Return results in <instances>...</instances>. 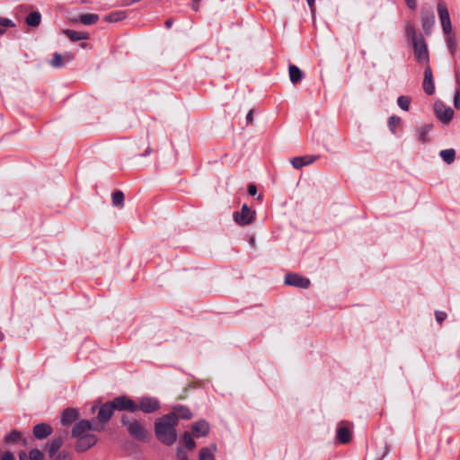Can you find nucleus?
I'll return each instance as SVG.
<instances>
[{"label": "nucleus", "instance_id": "1", "mask_svg": "<svg viewBox=\"0 0 460 460\" xmlns=\"http://www.w3.org/2000/svg\"><path fill=\"white\" fill-rule=\"evenodd\" d=\"M177 418L174 413H167L157 418L154 425L156 438L164 445H173L177 441Z\"/></svg>", "mask_w": 460, "mask_h": 460}, {"label": "nucleus", "instance_id": "2", "mask_svg": "<svg viewBox=\"0 0 460 460\" xmlns=\"http://www.w3.org/2000/svg\"><path fill=\"white\" fill-rule=\"evenodd\" d=\"M405 34L412 44L416 60L420 64L429 65V54L424 37L418 32L414 26L408 23L405 27Z\"/></svg>", "mask_w": 460, "mask_h": 460}, {"label": "nucleus", "instance_id": "3", "mask_svg": "<svg viewBox=\"0 0 460 460\" xmlns=\"http://www.w3.org/2000/svg\"><path fill=\"white\" fill-rule=\"evenodd\" d=\"M120 422L127 428V431L132 438L139 442H145L148 439L150 436L149 431L139 420H131L128 415L123 414Z\"/></svg>", "mask_w": 460, "mask_h": 460}, {"label": "nucleus", "instance_id": "4", "mask_svg": "<svg viewBox=\"0 0 460 460\" xmlns=\"http://www.w3.org/2000/svg\"><path fill=\"white\" fill-rule=\"evenodd\" d=\"M111 402L113 404L115 411H128L132 413L137 411V402L128 395L117 396Z\"/></svg>", "mask_w": 460, "mask_h": 460}, {"label": "nucleus", "instance_id": "5", "mask_svg": "<svg viewBox=\"0 0 460 460\" xmlns=\"http://www.w3.org/2000/svg\"><path fill=\"white\" fill-rule=\"evenodd\" d=\"M161 407L160 402L155 397L143 396L137 402V411L150 414L157 411Z\"/></svg>", "mask_w": 460, "mask_h": 460}, {"label": "nucleus", "instance_id": "6", "mask_svg": "<svg viewBox=\"0 0 460 460\" xmlns=\"http://www.w3.org/2000/svg\"><path fill=\"white\" fill-rule=\"evenodd\" d=\"M233 217L239 226H244L252 224L255 220V212L251 210L246 204H243L241 211H235Z\"/></svg>", "mask_w": 460, "mask_h": 460}, {"label": "nucleus", "instance_id": "7", "mask_svg": "<svg viewBox=\"0 0 460 460\" xmlns=\"http://www.w3.org/2000/svg\"><path fill=\"white\" fill-rule=\"evenodd\" d=\"M103 429L102 427L98 428L96 427L92 420H82L78 422H76L71 431L72 438H79L82 436H84L85 432L89 430H96V431H102Z\"/></svg>", "mask_w": 460, "mask_h": 460}, {"label": "nucleus", "instance_id": "8", "mask_svg": "<svg viewBox=\"0 0 460 460\" xmlns=\"http://www.w3.org/2000/svg\"><path fill=\"white\" fill-rule=\"evenodd\" d=\"M285 285L291 286L298 288L306 289L311 286V280L298 273L289 272L285 276Z\"/></svg>", "mask_w": 460, "mask_h": 460}, {"label": "nucleus", "instance_id": "9", "mask_svg": "<svg viewBox=\"0 0 460 460\" xmlns=\"http://www.w3.org/2000/svg\"><path fill=\"white\" fill-rule=\"evenodd\" d=\"M434 112L436 117L443 123H449L454 116V110L446 106L442 102H437L434 105Z\"/></svg>", "mask_w": 460, "mask_h": 460}, {"label": "nucleus", "instance_id": "10", "mask_svg": "<svg viewBox=\"0 0 460 460\" xmlns=\"http://www.w3.org/2000/svg\"><path fill=\"white\" fill-rule=\"evenodd\" d=\"M115 409L111 401H108L101 405L98 413H97V420L102 427L107 424L114 414Z\"/></svg>", "mask_w": 460, "mask_h": 460}, {"label": "nucleus", "instance_id": "11", "mask_svg": "<svg viewBox=\"0 0 460 460\" xmlns=\"http://www.w3.org/2000/svg\"><path fill=\"white\" fill-rule=\"evenodd\" d=\"M438 13L441 22L442 30L444 33L450 32L452 30V23L450 20L449 12L443 2H438Z\"/></svg>", "mask_w": 460, "mask_h": 460}, {"label": "nucleus", "instance_id": "12", "mask_svg": "<svg viewBox=\"0 0 460 460\" xmlns=\"http://www.w3.org/2000/svg\"><path fill=\"white\" fill-rule=\"evenodd\" d=\"M76 438L75 450L78 453L87 451L97 443V437L90 433H86L84 436Z\"/></svg>", "mask_w": 460, "mask_h": 460}, {"label": "nucleus", "instance_id": "13", "mask_svg": "<svg viewBox=\"0 0 460 460\" xmlns=\"http://www.w3.org/2000/svg\"><path fill=\"white\" fill-rule=\"evenodd\" d=\"M336 438L341 444H348L351 440V430L348 421H341L336 429Z\"/></svg>", "mask_w": 460, "mask_h": 460}, {"label": "nucleus", "instance_id": "14", "mask_svg": "<svg viewBox=\"0 0 460 460\" xmlns=\"http://www.w3.org/2000/svg\"><path fill=\"white\" fill-rule=\"evenodd\" d=\"M422 87H423L424 92L428 95H432L435 93L433 74H432V69L429 65L425 66Z\"/></svg>", "mask_w": 460, "mask_h": 460}, {"label": "nucleus", "instance_id": "15", "mask_svg": "<svg viewBox=\"0 0 460 460\" xmlns=\"http://www.w3.org/2000/svg\"><path fill=\"white\" fill-rule=\"evenodd\" d=\"M209 424L205 420H199L191 425L192 435L196 438L206 437L209 433Z\"/></svg>", "mask_w": 460, "mask_h": 460}, {"label": "nucleus", "instance_id": "16", "mask_svg": "<svg viewBox=\"0 0 460 460\" xmlns=\"http://www.w3.org/2000/svg\"><path fill=\"white\" fill-rule=\"evenodd\" d=\"M79 418V411L75 408H66L62 411L60 422L63 426H68Z\"/></svg>", "mask_w": 460, "mask_h": 460}, {"label": "nucleus", "instance_id": "17", "mask_svg": "<svg viewBox=\"0 0 460 460\" xmlns=\"http://www.w3.org/2000/svg\"><path fill=\"white\" fill-rule=\"evenodd\" d=\"M53 429L52 427L45 422L38 423L33 427L32 433L37 439H44L48 438Z\"/></svg>", "mask_w": 460, "mask_h": 460}, {"label": "nucleus", "instance_id": "18", "mask_svg": "<svg viewBox=\"0 0 460 460\" xmlns=\"http://www.w3.org/2000/svg\"><path fill=\"white\" fill-rule=\"evenodd\" d=\"M421 23L424 32L429 34L435 23V16L432 11L421 12Z\"/></svg>", "mask_w": 460, "mask_h": 460}, {"label": "nucleus", "instance_id": "19", "mask_svg": "<svg viewBox=\"0 0 460 460\" xmlns=\"http://www.w3.org/2000/svg\"><path fill=\"white\" fill-rule=\"evenodd\" d=\"M316 158L317 157L314 155L296 156L291 160V164L296 169H301L305 165L313 164Z\"/></svg>", "mask_w": 460, "mask_h": 460}, {"label": "nucleus", "instance_id": "20", "mask_svg": "<svg viewBox=\"0 0 460 460\" xmlns=\"http://www.w3.org/2000/svg\"><path fill=\"white\" fill-rule=\"evenodd\" d=\"M170 413H174L177 418V424L179 423V420H190L192 418V412L190 410L184 405H175L172 409V411Z\"/></svg>", "mask_w": 460, "mask_h": 460}, {"label": "nucleus", "instance_id": "21", "mask_svg": "<svg viewBox=\"0 0 460 460\" xmlns=\"http://www.w3.org/2000/svg\"><path fill=\"white\" fill-rule=\"evenodd\" d=\"M4 441L5 444H17L22 441L23 446L27 445V439L23 438L22 433L17 429H13L9 434H7Z\"/></svg>", "mask_w": 460, "mask_h": 460}, {"label": "nucleus", "instance_id": "22", "mask_svg": "<svg viewBox=\"0 0 460 460\" xmlns=\"http://www.w3.org/2000/svg\"><path fill=\"white\" fill-rule=\"evenodd\" d=\"M64 35H66L71 41L75 42L78 40H89L90 35L88 32L77 31L70 29H66L63 31Z\"/></svg>", "mask_w": 460, "mask_h": 460}, {"label": "nucleus", "instance_id": "23", "mask_svg": "<svg viewBox=\"0 0 460 460\" xmlns=\"http://www.w3.org/2000/svg\"><path fill=\"white\" fill-rule=\"evenodd\" d=\"M433 129V124L432 123H427L416 129L418 134V139L422 144L428 143L429 141V134Z\"/></svg>", "mask_w": 460, "mask_h": 460}, {"label": "nucleus", "instance_id": "24", "mask_svg": "<svg viewBox=\"0 0 460 460\" xmlns=\"http://www.w3.org/2000/svg\"><path fill=\"white\" fill-rule=\"evenodd\" d=\"M288 72L290 81L293 84H298L304 77L302 70L295 65H289Z\"/></svg>", "mask_w": 460, "mask_h": 460}, {"label": "nucleus", "instance_id": "25", "mask_svg": "<svg viewBox=\"0 0 460 460\" xmlns=\"http://www.w3.org/2000/svg\"><path fill=\"white\" fill-rule=\"evenodd\" d=\"M217 450V446L204 447L199 450V460H216L214 452Z\"/></svg>", "mask_w": 460, "mask_h": 460}, {"label": "nucleus", "instance_id": "26", "mask_svg": "<svg viewBox=\"0 0 460 460\" xmlns=\"http://www.w3.org/2000/svg\"><path fill=\"white\" fill-rule=\"evenodd\" d=\"M445 34V40L447 47L450 52V54L454 57L456 50V35L453 31V30H450V32L444 33Z\"/></svg>", "mask_w": 460, "mask_h": 460}, {"label": "nucleus", "instance_id": "27", "mask_svg": "<svg viewBox=\"0 0 460 460\" xmlns=\"http://www.w3.org/2000/svg\"><path fill=\"white\" fill-rule=\"evenodd\" d=\"M64 440L62 437L54 438L49 443V457H54L60 447L63 446Z\"/></svg>", "mask_w": 460, "mask_h": 460}, {"label": "nucleus", "instance_id": "28", "mask_svg": "<svg viewBox=\"0 0 460 460\" xmlns=\"http://www.w3.org/2000/svg\"><path fill=\"white\" fill-rule=\"evenodd\" d=\"M182 448L186 447L189 450H193L196 447V442L188 431L184 432L181 440L179 443Z\"/></svg>", "mask_w": 460, "mask_h": 460}, {"label": "nucleus", "instance_id": "29", "mask_svg": "<svg viewBox=\"0 0 460 460\" xmlns=\"http://www.w3.org/2000/svg\"><path fill=\"white\" fill-rule=\"evenodd\" d=\"M26 23L31 27H37L41 22V14L39 11L31 12L25 19Z\"/></svg>", "mask_w": 460, "mask_h": 460}, {"label": "nucleus", "instance_id": "30", "mask_svg": "<svg viewBox=\"0 0 460 460\" xmlns=\"http://www.w3.org/2000/svg\"><path fill=\"white\" fill-rule=\"evenodd\" d=\"M78 22L84 25H92L96 23L99 21V15L96 13H83L79 15Z\"/></svg>", "mask_w": 460, "mask_h": 460}, {"label": "nucleus", "instance_id": "31", "mask_svg": "<svg viewBox=\"0 0 460 460\" xmlns=\"http://www.w3.org/2000/svg\"><path fill=\"white\" fill-rule=\"evenodd\" d=\"M439 155L444 162L450 164L456 159V151L453 148L444 149L440 151Z\"/></svg>", "mask_w": 460, "mask_h": 460}, {"label": "nucleus", "instance_id": "32", "mask_svg": "<svg viewBox=\"0 0 460 460\" xmlns=\"http://www.w3.org/2000/svg\"><path fill=\"white\" fill-rule=\"evenodd\" d=\"M124 199L125 196L121 190H116L111 193V200L114 207H122L124 205Z\"/></svg>", "mask_w": 460, "mask_h": 460}, {"label": "nucleus", "instance_id": "33", "mask_svg": "<svg viewBox=\"0 0 460 460\" xmlns=\"http://www.w3.org/2000/svg\"><path fill=\"white\" fill-rule=\"evenodd\" d=\"M124 18H126L125 12L117 11L107 14L104 18V21L109 22H116L123 20Z\"/></svg>", "mask_w": 460, "mask_h": 460}, {"label": "nucleus", "instance_id": "34", "mask_svg": "<svg viewBox=\"0 0 460 460\" xmlns=\"http://www.w3.org/2000/svg\"><path fill=\"white\" fill-rule=\"evenodd\" d=\"M401 122H402L401 118L396 115H393V116L389 117L387 125H388L390 131L394 134L396 132L398 126L401 124Z\"/></svg>", "mask_w": 460, "mask_h": 460}, {"label": "nucleus", "instance_id": "35", "mask_svg": "<svg viewBox=\"0 0 460 460\" xmlns=\"http://www.w3.org/2000/svg\"><path fill=\"white\" fill-rule=\"evenodd\" d=\"M411 98L409 96L401 95L397 98L398 106L405 111L410 110Z\"/></svg>", "mask_w": 460, "mask_h": 460}, {"label": "nucleus", "instance_id": "36", "mask_svg": "<svg viewBox=\"0 0 460 460\" xmlns=\"http://www.w3.org/2000/svg\"><path fill=\"white\" fill-rule=\"evenodd\" d=\"M64 65V57L59 53H54L51 60V66L54 67H62Z\"/></svg>", "mask_w": 460, "mask_h": 460}, {"label": "nucleus", "instance_id": "37", "mask_svg": "<svg viewBox=\"0 0 460 460\" xmlns=\"http://www.w3.org/2000/svg\"><path fill=\"white\" fill-rule=\"evenodd\" d=\"M44 454L38 448H33L29 451V460H43Z\"/></svg>", "mask_w": 460, "mask_h": 460}, {"label": "nucleus", "instance_id": "38", "mask_svg": "<svg viewBox=\"0 0 460 460\" xmlns=\"http://www.w3.org/2000/svg\"><path fill=\"white\" fill-rule=\"evenodd\" d=\"M176 456L178 460H189L187 452L181 446H178L177 447Z\"/></svg>", "mask_w": 460, "mask_h": 460}, {"label": "nucleus", "instance_id": "39", "mask_svg": "<svg viewBox=\"0 0 460 460\" xmlns=\"http://www.w3.org/2000/svg\"><path fill=\"white\" fill-rule=\"evenodd\" d=\"M447 314L444 311H435V319L438 323L442 324V323L447 319Z\"/></svg>", "mask_w": 460, "mask_h": 460}, {"label": "nucleus", "instance_id": "40", "mask_svg": "<svg viewBox=\"0 0 460 460\" xmlns=\"http://www.w3.org/2000/svg\"><path fill=\"white\" fill-rule=\"evenodd\" d=\"M14 26H15V23L11 19L0 17V27L4 29V28L14 27Z\"/></svg>", "mask_w": 460, "mask_h": 460}, {"label": "nucleus", "instance_id": "41", "mask_svg": "<svg viewBox=\"0 0 460 460\" xmlns=\"http://www.w3.org/2000/svg\"><path fill=\"white\" fill-rule=\"evenodd\" d=\"M56 457L54 460H71V455L70 453L63 450L59 452L58 455L55 456Z\"/></svg>", "mask_w": 460, "mask_h": 460}, {"label": "nucleus", "instance_id": "42", "mask_svg": "<svg viewBox=\"0 0 460 460\" xmlns=\"http://www.w3.org/2000/svg\"><path fill=\"white\" fill-rule=\"evenodd\" d=\"M454 106L456 110H460V89H457L455 93Z\"/></svg>", "mask_w": 460, "mask_h": 460}, {"label": "nucleus", "instance_id": "43", "mask_svg": "<svg viewBox=\"0 0 460 460\" xmlns=\"http://www.w3.org/2000/svg\"><path fill=\"white\" fill-rule=\"evenodd\" d=\"M0 460H15V457L12 452L6 451L3 454Z\"/></svg>", "mask_w": 460, "mask_h": 460}, {"label": "nucleus", "instance_id": "44", "mask_svg": "<svg viewBox=\"0 0 460 460\" xmlns=\"http://www.w3.org/2000/svg\"><path fill=\"white\" fill-rule=\"evenodd\" d=\"M248 193L251 195V196H255L256 193H257V187L255 184L253 183H250L248 185Z\"/></svg>", "mask_w": 460, "mask_h": 460}, {"label": "nucleus", "instance_id": "45", "mask_svg": "<svg viewBox=\"0 0 460 460\" xmlns=\"http://www.w3.org/2000/svg\"><path fill=\"white\" fill-rule=\"evenodd\" d=\"M404 1L409 9H411V10L416 9V7H417L416 0H404Z\"/></svg>", "mask_w": 460, "mask_h": 460}, {"label": "nucleus", "instance_id": "46", "mask_svg": "<svg viewBox=\"0 0 460 460\" xmlns=\"http://www.w3.org/2000/svg\"><path fill=\"white\" fill-rule=\"evenodd\" d=\"M312 14L315 12V0H306Z\"/></svg>", "mask_w": 460, "mask_h": 460}, {"label": "nucleus", "instance_id": "47", "mask_svg": "<svg viewBox=\"0 0 460 460\" xmlns=\"http://www.w3.org/2000/svg\"><path fill=\"white\" fill-rule=\"evenodd\" d=\"M253 121V110H250L246 115V123L252 124Z\"/></svg>", "mask_w": 460, "mask_h": 460}, {"label": "nucleus", "instance_id": "48", "mask_svg": "<svg viewBox=\"0 0 460 460\" xmlns=\"http://www.w3.org/2000/svg\"><path fill=\"white\" fill-rule=\"evenodd\" d=\"M19 460H29V455L25 451H20Z\"/></svg>", "mask_w": 460, "mask_h": 460}, {"label": "nucleus", "instance_id": "49", "mask_svg": "<svg viewBox=\"0 0 460 460\" xmlns=\"http://www.w3.org/2000/svg\"><path fill=\"white\" fill-rule=\"evenodd\" d=\"M191 1H192V9L196 12L199 11V4L201 0H191Z\"/></svg>", "mask_w": 460, "mask_h": 460}, {"label": "nucleus", "instance_id": "50", "mask_svg": "<svg viewBox=\"0 0 460 460\" xmlns=\"http://www.w3.org/2000/svg\"><path fill=\"white\" fill-rule=\"evenodd\" d=\"M152 152H153L152 147L150 146H148L147 148L145 150V152L142 153L140 155L146 157V156L149 155Z\"/></svg>", "mask_w": 460, "mask_h": 460}, {"label": "nucleus", "instance_id": "51", "mask_svg": "<svg viewBox=\"0 0 460 460\" xmlns=\"http://www.w3.org/2000/svg\"><path fill=\"white\" fill-rule=\"evenodd\" d=\"M456 81L458 85V89H460V71H456Z\"/></svg>", "mask_w": 460, "mask_h": 460}, {"label": "nucleus", "instance_id": "52", "mask_svg": "<svg viewBox=\"0 0 460 460\" xmlns=\"http://www.w3.org/2000/svg\"><path fill=\"white\" fill-rule=\"evenodd\" d=\"M173 23V21L172 19H168L165 21L164 25L167 29H170Z\"/></svg>", "mask_w": 460, "mask_h": 460}, {"label": "nucleus", "instance_id": "53", "mask_svg": "<svg viewBox=\"0 0 460 460\" xmlns=\"http://www.w3.org/2000/svg\"><path fill=\"white\" fill-rule=\"evenodd\" d=\"M80 46H81V48H82V49H86V48L88 47V43L82 42V43L80 44Z\"/></svg>", "mask_w": 460, "mask_h": 460}, {"label": "nucleus", "instance_id": "54", "mask_svg": "<svg viewBox=\"0 0 460 460\" xmlns=\"http://www.w3.org/2000/svg\"><path fill=\"white\" fill-rule=\"evenodd\" d=\"M5 32V30L2 27H0V35H4Z\"/></svg>", "mask_w": 460, "mask_h": 460}]
</instances>
